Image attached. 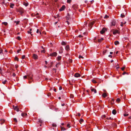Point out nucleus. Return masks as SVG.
I'll use <instances>...</instances> for the list:
<instances>
[{"instance_id":"33","label":"nucleus","mask_w":131,"mask_h":131,"mask_svg":"<svg viewBox=\"0 0 131 131\" xmlns=\"http://www.w3.org/2000/svg\"><path fill=\"white\" fill-rule=\"evenodd\" d=\"M97 37H95L94 39V41L96 42L97 41Z\"/></svg>"},{"instance_id":"52","label":"nucleus","mask_w":131,"mask_h":131,"mask_svg":"<svg viewBox=\"0 0 131 131\" xmlns=\"http://www.w3.org/2000/svg\"><path fill=\"white\" fill-rule=\"evenodd\" d=\"M27 32L28 34H30L31 33V31H27Z\"/></svg>"},{"instance_id":"11","label":"nucleus","mask_w":131,"mask_h":131,"mask_svg":"<svg viewBox=\"0 0 131 131\" xmlns=\"http://www.w3.org/2000/svg\"><path fill=\"white\" fill-rule=\"evenodd\" d=\"M65 49L67 51H68L69 49V46L68 45H67L65 47Z\"/></svg>"},{"instance_id":"9","label":"nucleus","mask_w":131,"mask_h":131,"mask_svg":"<svg viewBox=\"0 0 131 131\" xmlns=\"http://www.w3.org/2000/svg\"><path fill=\"white\" fill-rule=\"evenodd\" d=\"M65 7L64 5H63L60 8V9H59V10L60 11H62L64 10V9H65Z\"/></svg>"},{"instance_id":"41","label":"nucleus","mask_w":131,"mask_h":131,"mask_svg":"<svg viewBox=\"0 0 131 131\" xmlns=\"http://www.w3.org/2000/svg\"><path fill=\"white\" fill-rule=\"evenodd\" d=\"M12 75L13 77H15L16 75V74L14 73H13Z\"/></svg>"},{"instance_id":"2","label":"nucleus","mask_w":131,"mask_h":131,"mask_svg":"<svg viewBox=\"0 0 131 131\" xmlns=\"http://www.w3.org/2000/svg\"><path fill=\"white\" fill-rule=\"evenodd\" d=\"M116 23V21L114 20H113L112 21L110 25L111 26H115Z\"/></svg>"},{"instance_id":"10","label":"nucleus","mask_w":131,"mask_h":131,"mask_svg":"<svg viewBox=\"0 0 131 131\" xmlns=\"http://www.w3.org/2000/svg\"><path fill=\"white\" fill-rule=\"evenodd\" d=\"M80 74L78 73H76L74 75V76L75 77L78 78V77H80Z\"/></svg>"},{"instance_id":"40","label":"nucleus","mask_w":131,"mask_h":131,"mask_svg":"<svg viewBox=\"0 0 131 131\" xmlns=\"http://www.w3.org/2000/svg\"><path fill=\"white\" fill-rule=\"evenodd\" d=\"M52 126L53 127H55L56 126V125L54 123L52 124Z\"/></svg>"},{"instance_id":"15","label":"nucleus","mask_w":131,"mask_h":131,"mask_svg":"<svg viewBox=\"0 0 131 131\" xmlns=\"http://www.w3.org/2000/svg\"><path fill=\"white\" fill-rule=\"evenodd\" d=\"M103 40V38H101L100 39H97L98 41L99 42H101Z\"/></svg>"},{"instance_id":"51","label":"nucleus","mask_w":131,"mask_h":131,"mask_svg":"<svg viewBox=\"0 0 131 131\" xmlns=\"http://www.w3.org/2000/svg\"><path fill=\"white\" fill-rule=\"evenodd\" d=\"M25 55H23L22 56V59H24L25 58Z\"/></svg>"},{"instance_id":"17","label":"nucleus","mask_w":131,"mask_h":131,"mask_svg":"<svg viewBox=\"0 0 131 131\" xmlns=\"http://www.w3.org/2000/svg\"><path fill=\"white\" fill-rule=\"evenodd\" d=\"M114 44L115 45H117L119 44V42L117 41H115L114 42Z\"/></svg>"},{"instance_id":"4","label":"nucleus","mask_w":131,"mask_h":131,"mask_svg":"<svg viewBox=\"0 0 131 131\" xmlns=\"http://www.w3.org/2000/svg\"><path fill=\"white\" fill-rule=\"evenodd\" d=\"M13 108L15 110H16L17 112H18L19 111V108L17 106H15L14 105H13Z\"/></svg>"},{"instance_id":"13","label":"nucleus","mask_w":131,"mask_h":131,"mask_svg":"<svg viewBox=\"0 0 131 131\" xmlns=\"http://www.w3.org/2000/svg\"><path fill=\"white\" fill-rule=\"evenodd\" d=\"M91 91L92 92H94V93H96V89L94 88H93L91 89Z\"/></svg>"},{"instance_id":"49","label":"nucleus","mask_w":131,"mask_h":131,"mask_svg":"<svg viewBox=\"0 0 131 131\" xmlns=\"http://www.w3.org/2000/svg\"><path fill=\"white\" fill-rule=\"evenodd\" d=\"M53 62H51V63H50L51 66H50L49 67H52V65L53 64Z\"/></svg>"},{"instance_id":"58","label":"nucleus","mask_w":131,"mask_h":131,"mask_svg":"<svg viewBox=\"0 0 131 131\" xmlns=\"http://www.w3.org/2000/svg\"><path fill=\"white\" fill-rule=\"evenodd\" d=\"M108 57L111 58L112 57V56L111 55H108Z\"/></svg>"},{"instance_id":"44","label":"nucleus","mask_w":131,"mask_h":131,"mask_svg":"<svg viewBox=\"0 0 131 131\" xmlns=\"http://www.w3.org/2000/svg\"><path fill=\"white\" fill-rule=\"evenodd\" d=\"M17 39L18 40H20L21 39V38H20V37H19V36H18V37H17Z\"/></svg>"},{"instance_id":"37","label":"nucleus","mask_w":131,"mask_h":131,"mask_svg":"<svg viewBox=\"0 0 131 131\" xmlns=\"http://www.w3.org/2000/svg\"><path fill=\"white\" fill-rule=\"evenodd\" d=\"M70 97L71 98H73L74 97V96L72 94H71L70 96Z\"/></svg>"},{"instance_id":"7","label":"nucleus","mask_w":131,"mask_h":131,"mask_svg":"<svg viewBox=\"0 0 131 131\" xmlns=\"http://www.w3.org/2000/svg\"><path fill=\"white\" fill-rule=\"evenodd\" d=\"M106 30V29L105 28H103L100 31V33L101 34H103Z\"/></svg>"},{"instance_id":"25","label":"nucleus","mask_w":131,"mask_h":131,"mask_svg":"<svg viewBox=\"0 0 131 131\" xmlns=\"http://www.w3.org/2000/svg\"><path fill=\"white\" fill-rule=\"evenodd\" d=\"M15 23H16V24L17 25L19 24V21H14Z\"/></svg>"},{"instance_id":"38","label":"nucleus","mask_w":131,"mask_h":131,"mask_svg":"<svg viewBox=\"0 0 131 131\" xmlns=\"http://www.w3.org/2000/svg\"><path fill=\"white\" fill-rule=\"evenodd\" d=\"M14 121L15 122H17V121L16 118H15L14 119Z\"/></svg>"},{"instance_id":"19","label":"nucleus","mask_w":131,"mask_h":131,"mask_svg":"<svg viewBox=\"0 0 131 131\" xmlns=\"http://www.w3.org/2000/svg\"><path fill=\"white\" fill-rule=\"evenodd\" d=\"M112 113L113 114L115 115L116 113V111L114 110H113L112 111Z\"/></svg>"},{"instance_id":"61","label":"nucleus","mask_w":131,"mask_h":131,"mask_svg":"<svg viewBox=\"0 0 131 131\" xmlns=\"http://www.w3.org/2000/svg\"><path fill=\"white\" fill-rule=\"evenodd\" d=\"M45 64H47V63H48V62H47V61H45Z\"/></svg>"},{"instance_id":"27","label":"nucleus","mask_w":131,"mask_h":131,"mask_svg":"<svg viewBox=\"0 0 131 131\" xmlns=\"http://www.w3.org/2000/svg\"><path fill=\"white\" fill-rule=\"evenodd\" d=\"M7 81V80H5L4 81H3L2 83L3 84H5Z\"/></svg>"},{"instance_id":"31","label":"nucleus","mask_w":131,"mask_h":131,"mask_svg":"<svg viewBox=\"0 0 131 131\" xmlns=\"http://www.w3.org/2000/svg\"><path fill=\"white\" fill-rule=\"evenodd\" d=\"M95 22L94 21H91L90 22V25H93L94 23Z\"/></svg>"},{"instance_id":"47","label":"nucleus","mask_w":131,"mask_h":131,"mask_svg":"<svg viewBox=\"0 0 131 131\" xmlns=\"http://www.w3.org/2000/svg\"><path fill=\"white\" fill-rule=\"evenodd\" d=\"M27 78V77L25 75L23 77V78L24 79H25Z\"/></svg>"},{"instance_id":"28","label":"nucleus","mask_w":131,"mask_h":131,"mask_svg":"<svg viewBox=\"0 0 131 131\" xmlns=\"http://www.w3.org/2000/svg\"><path fill=\"white\" fill-rule=\"evenodd\" d=\"M91 81L92 82L94 83H96V81L94 79H92Z\"/></svg>"},{"instance_id":"1","label":"nucleus","mask_w":131,"mask_h":131,"mask_svg":"<svg viewBox=\"0 0 131 131\" xmlns=\"http://www.w3.org/2000/svg\"><path fill=\"white\" fill-rule=\"evenodd\" d=\"M19 12L21 15H22L23 14L24 12V10L22 8H20L18 11Z\"/></svg>"},{"instance_id":"12","label":"nucleus","mask_w":131,"mask_h":131,"mask_svg":"<svg viewBox=\"0 0 131 131\" xmlns=\"http://www.w3.org/2000/svg\"><path fill=\"white\" fill-rule=\"evenodd\" d=\"M118 32V31L117 30H115L113 31V33L114 35H115V34Z\"/></svg>"},{"instance_id":"42","label":"nucleus","mask_w":131,"mask_h":131,"mask_svg":"<svg viewBox=\"0 0 131 131\" xmlns=\"http://www.w3.org/2000/svg\"><path fill=\"white\" fill-rule=\"evenodd\" d=\"M120 100L119 98H117V99L116 101L117 102H119L120 101Z\"/></svg>"},{"instance_id":"16","label":"nucleus","mask_w":131,"mask_h":131,"mask_svg":"<svg viewBox=\"0 0 131 131\" xmlns=\"http://www.w3.org/2000/svg\"><path fill=\"white\" fill-rule=\"evenodd\" d=\"M0 121H1V125H2L3 123L5 122V121L4 119H0Z\"/></svg>"},{"instance_id":"48","label":"nucleus","mask_w":131,"mask_h":131,"mask_svg":"<svg viewBox=\"0 0 131 131\" xmlns=\"http://www.w3.org/2000/svg\"><path fill=\"white\" fill-rule=\"evenodd\" d=\"M2 49L0 48V53H2Z\"/></svg>"},{"instance_id":"8","label":"nucleus","mask_w":131,"mask_h":131,"mask_svg":"<svg viewBox=\"0 0 131 131\" xmlns=\"http://www.w3.org/2000/svg\"><path fill=\"white\" fill-rule=\"evenodd\" d=\"M63 49L62 47H61L60 48V50L59 51V53H62L63 52Z\"/></svg>"},{"instance_id":"24","label":"nucleus","mask_w":131,"mask_h":131,"mask_svg":"<svg viewBox=\"0 0 131 131\" xmlns=\"http://www.w3.org/2000/svg\"><path fill=\"white\" fill-rule=\"evenodd\" d=\"M2 24L6 26L7 24V23L6 22H3L2 23Z\"/></svg>"},{"instance_id":"64","label":"nucleus","mask_w":131,"mask_h":131,"mask_svg":"<svg viewBox=\"0 0 131 131\" xmlns=\"http://www.w3.org/2000/svg\"><path fill=\"white\" fill-rule=\"evenodd\" d=\"M0 70L1 71V72H0V73L2 74V73L1 72V71H2V70L1 68H0Z\"/></svg>"},{"instance_id":"3","label":"nucleus","mask_w":131,"mask_h":131,"mask_svg":"<svg viewBox=\"0 0 131 131\" xmlns=\"http://www.w3.org/2000/svg\"><path fill=\"white\" fill-rule=\"evenodd\" d=\"M57 54V53L56 52H53L52 53H50L49 56H50L52 57H56Z\"/></svg>"},{"instance_id":"45","label":"nucleus","mask_w":131,"mask_h":131,"mask_svg":"<svg viewBox=\"0 0 131 131\" xmlns=\"http://www.w3.org/2000/svg\"><path fill=\"white\" fill-rule=\"evenodd\" d=\"M108 17V16L107 15H105V16H104V18H107Z\"/></svg>"},{"instance_id":"46","label":"nucleus","mask_w":131,"mask_h":131,"mask_svg":"<svg viewBox=\"0 0 131 131\" xmlns=\"http://www.w3.org/2000/svg\"><path fill=\"white\" fill-rule=\"evenodd\" d=\"M124 24H123V22H121V26H122V27H123V25H124Z\"/></svg>"},{"instance_id":"56","label":"nucleus","mask_w":131,"mask_h":131,"mask_svg":"<svg viewBox=\"0 0 131 131\" xmlns=\"http://www.w3.org/2000/svg\"><path fill=\"white\" fill-rule=\"evenodd\" d=\"M62 88L61 86H60L59 88V90H61L62 89Z\"/></svg>"},{"instance_id":"43","label":"nucleus","mask_w":131,"mask_h":131,"mask_svg":"<svg viewBox=\"0 0 131 131\" xmlns=\"http://www.w3.org/2000/svg\"><path fill=\"white\" fill-rule=\"evenodd\" d=\"M79 58H83V57H82V56L81 55H80L79 56Z\"/></svg>"},{"instance_id":"39","label":"nucleus","mask_w":131,"mask_h":131,"mask_svg":"<svg viewBox=\"0 0 131 131\" xmlns=\"http://www.w3.org/2000/svg\"><path fill=\"white\" fill-rule=\"evenodd\" d=\"M125 68V67H124L121 68V69L123 71L124 69Z\"/></svg>"},{"instance_id":"63","label":"nucleus","mask_w":131,"mask_h":131,"mask_svg":"<svg viewBox=\"0 0 131 131\" xmlns=\"http://www.w3.org/2000/svg\"><path fill=\"white\" fill-rule=\"evenodd\" d=\"M80 113H78V116H80Z\"/></svg>"},{"instance_id":"20","label":"nucleus","mask_w":131,"mask_h":131,"mask_svg":"<svg viewBox=\"0 0 131 131\" xmlns=\"http://www.w3.org/2000/svg\"><path fill=\"white\" fill-rule=\"evenodd\" d=\"M102 96L103 97H105L106 96L107 94L105 93H104L102 94Z\"/></svg>"},{"instance_id":"30","label":"nucleus","mask_w":131,"mask_h":131,"mask_svg":"<svg viewBox=\"0 0 131 131\" xmlns=\"http://www.w3.org/2000/svg\"><path fill=\"white\" fill-rule=\"evenodd\" d=\"M83 119L81 118L80 119L79 121V122L81 123V122H83Z\"/></svg>"},{"instance_id":"60","label":"nucleus","mask_w":131,"mask_h":131,"mask_svg":"<svg viewBox=\"0 0 131 131\" xmlns=\"http://www.w3.org/2000/svg\"><path fill=\"white\" fill-rule=\"evenodd\" d=\"M61 130H65V129H64V128H61Z\"/></svg>"},{"instance_id":"62","label":"nucleus","mask_w":131,"mask_h":131,"mask_svg":"<svg viewBox=\"0 0 131 131\" xmlns=\"http://www.w3.org/2000/svg\"><path fill=\"white\" fill-rule=\"evenodd\" d=\"M82 37V36L81 35H80L79 36V37Z\"/></svg>"},{"instance_id":"14","label":"nucleus","mask_w":131,"mask_h":131,"mask_svg":"<svg viewBox=\"0 0 131 131\" xmlns=\"http://www.w3.org/2000/svg\"><path fill=\"white\" fill-rule=\"evenodd\" d=\"M27 115V114L26 113H22L21 114V115L23 117H25V116H26Z\"/></svg>"},{"instance_id":"34","label":"nucleus","mask_w":131,"mask_h":131,"mask_svg":"<svg viewBox=\"0 0 131 131\" xmlns=\"http://www.w3.org/2000/svg\"><path fill=\"white\" fill-rule=\"evenodd\" d=\"M38 122L40 123H42V121L41 119H38Z\"/></svg>"},{"instance_id":"29","label":"nucleus","mask_w":131,"mask_h":131,"mask_svg":"<svg viewBox=\"0 0 131 131\" xmlns=\"http://www.w3.org/2000/svg\"><path fill=\"white\" fill-rule=\"evenodd\" d=\"M107 50H105L103 52V55L105 54L106 52H107Z\"/></svg>"},{"instance_id":"35","label":"nucleus","mask_w":131,"mask_h":131,"mask_svg":"<svg viewBox=\"0 0 131 131\" xmlns=\"http://www.w3.org/2000/svg\"><path fill=\"white\" fill-rule=\"evenodd\" d=\"M71 0H67V2L68 3H70L71 2Z\"/></svg>"},{"instance_id":"5","label":"nucleus","mask_w":131,"mask_h":131,"mask_svg":"<svg viewBox=\"0 0 131 131\" xmlns=\"http://www.w3.org/2000/svg\"><path fill=\"white\" fill-rule=\"evenodd\" d=\"M27 78L29 80H32V75L30 74L29 75H28L27 76Z\"/></svg>"},{"instance_id":"50","label":"nucleus","mask_w":131,"mask_h":131,"mask_svg":"<svg viewBox=\"0 0 131 131\" xmlns=\"http://www.w3.org/2000/svg\"><path fill=\"white\" fill-rule=\"evenodd\" d=\"M106 117L105 115H103L102 116V118H105Z\"/></svg>"},{"instance_id":"59","label":"nucleus","mask_w":131,"mask_h":131,"mask_svg":"<svg viewBox=\"0 0 131 131\" xmlns=\"http://www.w3.org/2000/svg\"><path fill=\"white\" fill-rule=\"evenodd\" d=\"M52 70L53 71H55L56 72V69H55V68H53L52 69Z\"/></svg>"},{"instance_id":"6","label":"nucleus","mask_w":131,"mask_h":131,"mask_svg":"<svg viewBox=\"0 0 131 131\" xmlns=\"http://www.w3.org/2000/svg\"><path fill=\"white\" fill-rule=\"evenodd\" d=\"M33 57L34 59H37L38 56L37 55L35 54H34L33 55Z\"/></svg>"},{"instance_id":"32","label":"nucleus","mask_w":131,"mask_h":131,"mask_svg":"<svg viewBox=\"0 0 131 131\" xmlns=\"http://www.w3.org/2000/svg\"><path fill=\"white\" fill-rule=\"evenodd\" d=\"M39 32L40 34H41V32L39 31V30L38 29H37L36 31V32L37 33H38L39 32Z\"/></svg>"},{"instance_id":"23","label":"nucleus","mask_w":131,"mask_h":131,"mask_svg":"<svg viewBox=\"0 0 131 131\" xmlns=\"http://www.w3.org/2000/svg\"><path fill=\"white\" fill-rule=\"evenodd\" d=\"M125 15L124 13H123L121 14V17L122 18H123L125 17Z\"/></svg>"},{"instance_id":"26","label":"nucleus","mask_w":131,"mask_h":131,"mask_svg":"<svg viewBox=\"0 0 131 131\" xmlns=\"http://www.w3.org/2000/svg\"><path fill=\"white\" fill-rule=\"evenodd\" d=\"M24 5L26 6H27L28 5V3H24Z\"/></svg>"},{"instance_id":"53","label":"nucleus","mask_w":131,"mask_h":131,"mask_svg":"<svg viewBox=\"0 0 131 131\" xmlns=\"http://www.w3.org/2000/svg\"><path fill=\"white\" fill-rule=\"evenodd\" d=\"M69 126H70V124H68L67 125V127H68L69 128L70 127Z\"/></svg>"},{"instance_id":"21","label":"nucleus","mask_w":131,"mask_h":131,"mask_svg":"<svg viewBox=\"0 0 131 131\" xmlns=\"http://www.w3.org/2000/svg\"><path fill=\"white\" fill-rule=\"evenodd\" d=\"M61 45H66V43L64 41H62L61 43Z\"/></svg>"},{"instance_id":"55","label":"nucleus","mask_w":131,"mask_h":131,"mask_svg":"<svg viewBox=\"0 0 131 131\" xmlns=\"http://www.w3.org/2000/svg\"><path fill=\"white\" fill-rule=\"evenodd\" d=\"M41 52L45 53V51L44 50H41Z\"/></svg>"},{"instance_id":"22","label":"nucleus","mask_w":131,"mask_h":131,"mask_svg":"<svg viewBox=\"0 0 131 131\" xmlns=\"http://www.w3.org/2000/svg\"><path fill=\"white\" fill-rule=\"evenodd\" d=\"M61 56H58V57L57 58V60L59 61L60 60H61Z\"/></svg>"},{"instance_id":"18","label":"nucleus","mask_w":131,"mask_h":131,"mask_svg":"<svg viewBox=\"0 0 131 131\" xmlns=\"http://www.w3.org/2000/svg\"><path fill=\"white\" fill-rule=\"evenodd\" d=\"M14 4L12 3H10V8H13L14 7Z\"/></svg>"},{"instance_id":"54","label":"nucleus","mask_w":131,"mask_h":131,"mask_svg":"<svg viewBox=\"0 0 131 131\" xmlns=\"http://www.w3.org/2000/svg\"><path fill=\"white\" fill-rule=\"evenodd\" d=\"M21 50L20 49H19V50H18L17 51V53H19V52Z\"/></svg>"},{"instance_id":"36","label":"nucleus","mask_w":131,"mask_h":131,"mask_svg":"<svg viewBox=\"0 0 131 131\" xmlns=\"http://www.w3.org/2000/svg\"><path fill=\"white\" fill-rule=\"evenodd\" d=\"M128 115V114H124V116H126Z\"/></svg>"},{"instance_id":"57","label":"nucleus","mask_w":131,"mask_h":131,"mask_svg":"<svg viewBox=\"0 0 131 131\" xmlns=\"http://www.w3.org/2000/svg\"><path fill=\"white\" fill-rule=\"evenodd\" d=\"M15 59L16 60H17L18 61V59L17 57H15Z\"/></svg>"}]
</instances>
